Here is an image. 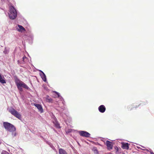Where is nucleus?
Here are the masks:
<instances>
[{
  "instance_id": "20",
  "label": "nucleus",
  "mask_w": 154,
  "mask_h": 154,
  "mask_svg": "<svg viewBox=\"0 0 154 154\" xmlns=\"http://www.w3.org/2000/svg\"><path fill=\"white\" fill-rule=\"evenodd\" d=\"M114 148L115 149V150H116V154H117L119 152V149H121L120 148H118L117 146H116L114 147Z\"/></svg>"
},
{
  "instance_id": "28",
  "label": "nucleus",
  "mask_w": 154,
  "mask_h": 154,
  "mask_svg": "<svg viewBox=\"0 0 154 154\" xmlns=\"http://www.w3.org/2000/svg\"><path fill=\"white\" fill-rule=\"evenodd\" d=\"M149 150H150V154H154V152L150 149H149Z\"/></svg>"
},
{
  "instance_id": "9",
  "label": "nucleus",
  "mask_w": 154,
  "mask_h": 154,
  "mask_svg": "<svg viewBox=\"0 0 154 154\" xmlns=\"http://www.w3.org/2000/svg\"><path fill=\"white\" fill-rule=\"evenodd\" d=\"M34 105L37 108L38 110V111L40 112L41 113H42L43 112V109L42 108V106L41 104L35 103L34 104Z\"/></svg>"
},
{
  "instance_id": "11",
  "label": "nucleus",
  "mask_w": 154,
  "mask_h": 154,
  "mask_svg": "<svg viewBox=\"0 0 154 154\" xmlns=\"http://www.w3.org/2000/svg\"><path fill=\"white\" fill-rule=\"evenodd\" d=\"M54 122H53V123L55 125V127L58 128H60L61 127L60 125V124L59 123L58 121L57 120L56 118L54 116Z\"/></svg>"
},
{
  "instance_id": "19",
  "label": "nucleus",
  "mask_w": 154,
  "mask_h": 154,
  "mask_svg": "<svg viewBox=\"0 0 154 154\" xmlns=\"http://www.w3.org/2000/svg\"><path fill=\"white\" fill-rule=\"evenodd\" d=\"M134 108H136V106H134L133 104H131L128 106V109L129 110H131Z\"/></svg>"
},
{
  "instance_id": "36",
  "label": "nucleus",
  "mask_w": 154,
  "mask_h": 154,
  "mask_svg": "<svg viewBox=\"0 0 154 154\" xmlns=\"http://www.w3.org/2000/svg\"><path fill=\"white\" fill-rule=\"evenodd\" d=\"M1 1H5V0H1Z\"/></svg>"
},
{
  "instance_id": "34",
  "label": "nucleus",
  "mask_w": 154,
  "mask_h": 154,
  "mask_svg": "<svg viewBox=\"0 0 154 154\" xmlns=\"http://www.w3.org/2000/svg\"><path fill=\"white\" fill-rule=\"evenodd\" d=\"M137 148L138 149H141L140 148L139 146H137Z\"/></svg>"
},
{
  "instance_id": "1",
  "label": "nucleus",
  "mask_w": 154,
  "mask_h": 154,
  "mask_svg": "<svg viewBox=\"0 0 154 154\" xmlns=\"http://www.w3.org/2000/svg\"><path fill=\"white\" fill-rule=\"evenodd\" d=\"M14 82L18 89L20 92H22L23 91V88H24L29 91L31 90L25 83L20 80L17 77H16L15 79Z\"/></svg>"
},
{
  "instance_id": "24",
  "label": "nucleus",
  "mask_w": 154,
  "mask_h": 154,
  "mask_svg": "<svg viewBox=\"0 0 154 154\" xmlns=\"http://www.w3.org/2000/svg\"><path fill=\"white\" fill-rule=\"evenodd\" d=\"M72 129H69L66 132V133H71L72 132Z\"/></svg>"
},
{
  "instance_id": "18",
  "label": "nucleus",
  "mask_w": 154,
  "mask_h": 154,
  "mask_svg": "<svg viewBox=\"0 0 154 154\" xmlns=\"http://www.w3.org/2000/svg\"><path fill=\"white\" fill-rule=\"evenodd\" d=\"M92 151L94 152V153L95 154H99L98 151L97 149V148L96 147H94L92 149Z\"/></svg>"
},
{
  "instance_id": "37",
  "label": "nucleus",
  "mask_w": 154,
  "mask_h": 154,
  "mask_svg": "<svg viewBox=\"0 0 154 154\" xmlns=\"http://www.w3.org/2000/svg\"><path fill=\"white\" fill-rule=\"evenodd\" d=\"M97 144H99V143L98 142H97Z\"/></svg>"
},
{
  "instance_id": "16",
  "label": "nucleus",
  "mask_w": 154,
  "mask_h": 154,
  "mask_svg": "<svg viewBox=\"0 0 154 154\" xmlns=\"http://www.w3.org/2000/svg\"><path fill=\"white\" fill-rule=\"evenodd\" d=\"M45 100L48 103H52L53 101V99L50 98L49 96L47 95L45 97Z\"/></svg>"
},
{
  "instance_id": "21",
  "label": "nucleus",
  "mask_w": 154,
  "mask_h": 154,
  "mask_svg": "<svg viewBox=\"0 0 154 154\" xmlns=\"http://www.w3.org/2000/svg\"><path fill=\"white\" fill-rule=\"evenodd\" d=\"M16 131H10V132H12V135L13 137H14L16 136L17 133L16 132Z\"/></svg>"
},
{
  "instance_id": "23",
  "label": "nucleus",
  "mask_w": 154,
  "mask_h": 154,
  "mask_svg": "<svg viewBox=\"0 0 154 154\" xmlns=\"http://www.w3.org/2000/svg\"><path fill=\"white\" fill-rule=\"evenodd\" d=\"M54 92L56 94V95L57 96V97H59L60 96V95L59 92H58L57 91H54Z\"/></svg>"
},
{
  "instance_id": "6",
  "label": "nucleus",
  "mask_w": 154,
  "mask_h": 154,
  "mask_svg": "<svg viewBox=\"0 0 154 154\" xmlns=\"http://www.w3.org/2000/svg\"><path fill=\"white\" fill-rule=\"evenodd\" d=\"M39 72V75L42 80L45 82H47L46 76L45 73L42 70H38Z\"/></svg>"
},
{
  "instance_id": "17",
  "label": "nucleus",
  "mask_w": 154,
  "mask_h": 154,
  "mask_svg": "<svg viewBox=\"0 0 154 154\" xmlns=\"http://www.w3.org/2000/svg\"><path fill=\"white\" fill-rule=\"evenodd\" d=\"M148 103V101L147 100H146L145 101H144L142 102L138 106H136V108L138 107H140V106H143L144 105H146Z\"/></svg>"
},
{
  "instance_id": "12",
  "label": "nucleus",
  "mask_w": 154,
  "mask_h": 154,
  "mask_svg": "<svg viewBox=\"0 0 154 154\" xmlns=\"http://www.w3.org/2000/svg\"><path fill=\"white\" fill-rule=\"evenodd\" d=\"M0 82L2 84L6 83V80L3 75L0 73Z\"/></svg>"
},
{
  "instance_id": "33",
  "label": "nucleus",
  "mask_w": 154,
  "mask_h": 154,
  "mask_svg": "<svg viewBox=\"0 0 154 154\" xmlns=\"http://www.w3.org/2000/svg\"><path fill=\"white\" fill-rule=\"evenodd\" d=\"M2 143V140H0V144H1Z\"/></svg>"
},
{
  "instance_id": "5",
  "label": "nucleus",
  "mask_w": 154,
  "mask_h": 154,
  "mask_svg": "<svg viewBox=\"0 0 154 154\" xmlns=\"http://www.w3.org/2000/svg\"><path fill=\"white\" fill-rule=\"evenodd\" d=\"M78 132L81 136L87 138L90 137L91 134L88 132L85 131H79Z\"/></svg>"
},
{
  "instance_id": "3",
  "label": "nucleus",
  "mask_w": 154,
  "mask_h": 154,
  "mask_svg": "<svg viewBox=\"0 0 154 154\" xmlns=\"http://www.w3.org/2000/svg\"><path fill=\"white\" fill-rule=\"evenodd\" d=\"M3 125L6 130L9 132L16 131V129L14 126L8 122H3Z\"/></svg>"
},
{
  "instance_id": "4",
  "label": "nucleus",
  "mask_w": 154,
  "mask_h": 154,
  "mask_svg": "<svg viewBox=\"0 0 154 154\" xmlns=\"http://www.w3.org/2000/svg\"><path fill=\"white\" fill-rule=\"evenodd\" d=\"M9 112L12 115L18 119H20L21 118V114L16 110L13 107H11L8 109Z\"/></svg>"
},
{
  "instance_id": "27",
  "label": "nucleus",
  "mask_w": 154,
  "mask_h": 154,
  "mask_svg": "<svg viewBox=\"0 0 154 154\" xmlns=\"http://www.w3.org/2000/svg\"><path fill=\"white\" fill-rule=\"evenodd\" d=\"M7 152L6 151H4L2 152L1 154H6V153Z\"/></svg>"
},
{
  "instance_id": "32",
  "label": "nucleus",
  "mask_w": 154,
  "mask_h": 154,
  "mask_svg": "<svg viewBox=\"0 0 154 154\" xmlns=\"http://www.w3.org/2000/svg\"><path fill=\"white\" fill-rule=\"evenodd\" d=\"M62 101V103L64 105L65 101L64 102L63 100Z\"/></svg>"
},
{
  "instance_id": "10",
  "label": "nucleus",
  "mask_w": 154,
  "mask_h": 154,
  "mask_svg": "<svg viewBox=\"0 0 154 154\" xmlns=\"http://www.w3.org/2000/svg\"><path fill=\"white\" fill-rule=\"evenodd\" d=\"M98 109L100 112L103 113L105 111L106 108L104 105H101L99 106Z\"/></svg>"
},
{
  "instance_id": "13",
  "label": "nucleus",
  "mask_w": 154,
  "mask_h": 154,
  "mask_svg": "<svg viewBox=\"0 0 154 154\" xmlns=\"http://www.w3.org/2000/svg\"><path fill=\"white\" fill-rule=\"evenodd\" d=\"M18 28L17 29L19 32H21L26 31L25 29L22 26L18 25Z\"/></svg>"
},
{
  "instance_id": "8",
  "label": "nucleus",
  "mask_w": 154,
  "mask_h": 154,
  "mask_svg": "<svg viewBox=\"0 0 154 154\" xmlns=\"http://www.w3.org/2000/svg\"><path fill=\"white\" fill-rule=\"evenodd\" d=\"M130 144L128 143L122 142L121 143V147L123 149L128 150L129 149V146Z\"/></svg>"
},
{
  "instance_id": "15",
  "label": "nucleus",
  "mask_w": 154,
  "mask_h": 154,
  "mask_svg": "<svg viewBox=\"0 0 154 154\" xmlns=\"http://www.w3.org/2000/svg\"><path fill=\"white\" fill-rule=\"evenodd\" d=\"M59 154H67L66 152L62 148H60L59 149Z\"/></svg>"
},
{
  "instance_id": "7",
  "label": "nucleus",
  "mask_w": 154,
  "mask_h": 154,
  "mask_svg": "<svg viewBox=\"0 0 154 154\" xmlns=\"http://www.w3.org/2000/svg\"><path fill=\"white\" fill-rule=\"evenodd\" d=\"M106 143L108 150H111L112 149L113 144L112 142L107 140L106 141Z\"/></svg>"
},
{
  "instance_id": "22",
  "label": "nucleus",
  "mask_w": 154,
  "mask_h": 154,
  "mask_svg": "<svg viewBox=\"0 0 154 154\" xmlns=\"http://www.w3.org/2000/svg\"><path fill=\"white\" fill-rule=\"evenodd\" d=\"M8 49H7L6 48H5V50L4 51V53L5 54H7L8 53Z\"/></svg>"
},
{
  "instance_id": "2",
  "label": "nucleus",
  "mask_w": 154,
  "mask_h": 154,
  "mask_svg": "<svg viewBox=\"0 0 154 154\" xmlns=\"http://www.w3.org/2000/svg\"><path fill=\"white\" fill-rule=\"evenodd\" d=\"M17 15V10L13 5L9 7V13L8 16L11 20H14L16 18Z\"/></svg>"
},
{
  "instance_id": "14",
  "label": "nucleus",
  "mask_w": 154,
  "mask_h": 154,
  "mask_svg": "<svg viewBox=\"0 0 154 154\" xmlns=\"http://www.w3.org/2000/svg\"><path fill=\"white\" fill-rule=\"evenodd\" d=\"M29 38L31 39L29 41V43L32 44L33 42L34 38V35L32 34H30L28 35Z\"/></svg>"
},
{
  "instance_id": "30",
  "label": "nucleus",
  "mask_w": 154,
  "mask_h": 154,
  "mask_svg": "<svg viewBox=\"0 0 154 154\" xmlns=\"http://www.w3.org/2000/svg\"><path fill=\"white\" fill-rule=\"evenodd\" d=\"M17 63L18 64H21L20 61V60H18Z\"/></svg>"
},
{
  "instance_id": "29",
  "label": "nucleus",
  "mask_w": 154,
  "mask_h": 154,
  "mask_svg": "<svg viewBox=\"0 0 154 154\" xmlns=\"http://www.w3.org/2000/svg\"><path fill=\"white\" fill-rule=\"evenodd\" d=\"M143 150H146L147 152H149V150L147 149H143Z\"/></svg>"
},
{
  "instance_id": "25",
  "label": "nucleus",
  "mask_w": 154,
  "mask_h": 154,
  "mask_svg": "<svg viewBox=\"0 0 154 154\" xmlns=\"http://www.w3.org/2000/svg\"><path fill=\"white\" fill-rule=\"evenodd\" d=\"M59 98L60 99V100L61 101L63 100V101L64 102V99H63V97L61 96V95H60V96L59 97Z\"/></svg>"
},
{
  "instance_id": "31",
  "label": "nucleus",
  "mask_w": 154,
  "mask_h": 154,
  "mask_svg": "<svg viewBox=\"0 0 154 154\" xmlns=\"http://www.w3.org/2000/svg\"><path fill=\"white\" fill-rule=\"evenodd\" d=\"M53 130L55 132H56V133L57 132V131L55 129H54Z\"/></svg>"
},
{
  "instance_id": "26",
  "label": "nucleus",
  "mask_w": 154,
  "mask_h": 154,
  "mask_svg": "<svg viewBox=\"0 0 154 154\" xmlns=\"http://www.w3.org/2000/svg\"><path fill=\"white\" fill-rule=\"evenodd\" d=\"M27 57L25 56H24L22 58V60L24 62V60Z\"/></svg>"
},
{
  "instance_id": "35",
  "label": "nucleus",
  "mask_w": 154,
  "mask_h": 154,
  "mask_svg": "<svg viewBox=\"0 0 154 154\" xmlns=\"http://www.w3.org/2000/svg\"><path fill=\"white\" fill-rule=\"evenodd\" d=\"M141 146L142 148H145V147H144L143 146Z\"/></svg>"
}]
</instances>
